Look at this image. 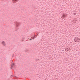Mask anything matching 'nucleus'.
I'll list each match as a JSON object with an SVG mask.
<instances>
[{"mask_svg":"<svg viewBox=\"0 0 80 80\" xmlns=\"http://www.w3.org/2000/svg\"><path fill=\"white\" fill-rule=\"evenodd\" d=\"M74 40L75 42H80V39L78 38H75Z\"/></svg>","mask_w":80,"mask_h":80,"instance_id":"1","label":"nucleus"},{"mask_svg":"<svg viewBox=\"0 0 80 80\" xmlns=\"http://www.w3.org/2000/svg\"><path fill=\"white\" fill-rule=\"evenodd\" d=\"M67 17V14H63V15L62 16V17L63 18H65Z\"/></svg>","mask_w":80,"mask_h":80,"instance_id":"2","label":"nucleus"},{"mask_svg":"<svg viewBox=\"0 0 80 80\" xmlns=\"http://www.w3.org/2000/svg\"><path fill=\"white\" fill-rule=\"evenodd\" d=\"M1 43L2 45L3 46H5L6 45V43L5 41H3Z\"/></svg>","mask_w":80,"mask_h":80,"instance_id":"3","label":"nucleus"},{"mask_svg":"<svg viewBox=\"0 0 80 80\" xmlns=\"http://www.w3.org/2000/svg\"><path fill=\"white\" fill-rule=\"evenodd\" d=\"M14 66H15V63H13L12 64H11V67H12V68H13V67Z\"/></svg>","mask_w":80,"mask_h":80,"instance_id":"4","label":"nucleus"},{"mask_svg":"<svg viewBox=\"0 0 80 80\" xmlns=\"http://www.w3.org/2000/svg\"><path fill=\"white\" fill-rule=\"evenodd\" d=\"M17 0H12V2L13 3H15V2H17Z\"/></svg>","mask_w":80,"mask_h":80,"instance_id":"5","label":"nucleus"},{"mask_svg":"<svg viewBox=\"0 0 80 80\" xmlns=\"http://www.w3.org/2000/svg\"><path fill=\"white\" fill-rule=\"evenodd\" d=\"M32 38H33V37H32L31 39H30V40H32Z\"/></svg>","mask_w":80,"mask_h":80,"instance_id":"6","label":"nucleus"},{"mask_svg":"<svg viewBox=\"0 0 80 80\" xmlns=\"http://www.w3.org/2000/svg\"><path fill=\"white\" fill-rule=\"evenodd\" d=\"M74 15H76V13H74Z\"/></svg>","mask_w":80,"mask_h":80,"instance_id":"7","label":"nucleus"},{"mask_svg":"<svg viewBox=\"0 0 80 80\" xmlns=\"http://www.w3.org/2000/svg\"><path fill=\"white\" fill-rule=\"evenodd\" d=\"M35 38V37H33V38H32V39H34Z\"/></svg>","mask_w":80,"mask_h":80,"instance_id":"8","label":"nucleus"},{"mask_svg":"<svg viewBox=\"0 0 80 80\" xmlns=\"http://www.w3.org/2000/svg\"><path fill=\"white\" fill-rule=\"evenodd\" d=\"M36 35H38V33H36Z\"/></svg>","mask_w":80,"mask_h":80,"instance_id":"9","label":"nucleus"}]
</instances>
